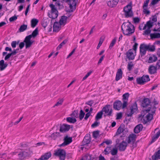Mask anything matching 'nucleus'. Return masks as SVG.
Returning <instances> with one entry per match:
<instances>
[{
	"label": "nucleus",
	"instance_id": "a18cd8bd",
	"mask_svg": "<svg viewBox=\"0 0 160 160\" xmlns=\"http://www.w3.org/2000/svg\"><path fill=\"white\" fill-rule=\"evenodd\" d=\"M63 101V99H60L54 106L53 107H55V106H58L61 105L62 104Z\"/></svg>",
	"mask_w": 160,
	"mask_h": 160
},
{
	"label": "nucleus",
	"instance_id": "6ab92c4d",
	"mask_svg": "<svg viewBox=\"0 0 160 160\" xmlns=\"http://www.w3.org/2000/svg\"><path fill=\"white\" fill-rule=\"evenodd\" d=\"M157 69H158L157 66H154L151 65L149 67L148 71L150 74H152L156 72Z\"/></svg>",
	"mask_w": 160,
	"mask_h": 160
},
{
	"label": "nucleus",
	"instance_id": "7ed1b4c3",
	"mask_svg": "<svg viewBox=\"0 0 160 160\" xmlns=\"http://www.w3.org/2000/svg\"><path fill=\"white\" fill-rule=\"evenodd\" d=\"M146 110H143L141 114L142 116L143 122L146 123L148 122L151 120L153 118V115L151 114L152 112L148 111H146Z\"/></svg>",
	"mask_w": 160,
	"mask_h": 160
},
{
	"label": "nucleus",
	"instance_id": "473e14b6",
	"mask_svg": "<svg viewBox=\"0 0 160 160\" xmlns=\"http://www.w3.org/2000/svg\"><path fill=\"white\" fill-rule=\"evenodd\" d=\"M160 136V130L158 131L156 134H155L152 137L151 142L152 143L154 142Z\"/></svg>",
	"mask_w": 160,
	"mask_h": 160
},
{
	"label": "nucleus",
	"instance_id": "13d9d810",
	"mask_svg": "<svg viewBox=\"0 0 160 160\" xmlns=\"http://www.w3.org/2000/svg\"><path fill=\"white\" fill-rule=\"evenodd\" d=\"M17 18V17L16 16L14 15L9 18V21L11 22H13L16 20Z\"/></svg>",
	"mask_w": 160,
	"mask_h": 160
},
{
	"label": "nucleus",
	"instance_id": "8fccbe9b",
	"mask_svg": "<svg viewBox=\"0 0 160 160\" xmlns=\"http://www.w3.org/2000/svg\"><path fill=\"white\" fill-rule=\"evenodd\" d=\"M78 112L77 111H74L72 114V116L74 118H77L78 117Z\"/></svg>",
	"mask_w": 160,
	"mask_h": 160
},
{
	"label": "nucleus",
	"instance_id": "603ef678",
	"mask_svg": "<svg viewBox=\"0 0 160 160\" xmlns=\"http://www.w3.org/2000/svg\"><path fill=\"white\" fill-rule=\"evenodd\" d=\"M117 39L116 38H114L112 41L110 46L109 47L110 48H112L113 47V46L115 44V43L116 42Z\"/></svg>",
	"mask_w": 160,
	"mask_h": 160
},
{
	"label": "nucleus",
	"instance_id": "864d4df0",
	"mask_svg": "<svg viewBox=\"0 0 160 160\" xmlns=\"http://www.w3.org/2000/svg\"><path fill=\"white\" fill-rule=\"evenodd\" d=\"M99 135V132L98 131H94L93 132L92 135L94 138H97Z\"/></svg>",
	"mask_w": 160,
	"mask_h": 160
},
{
	"label": "nucleus",
	"instance_id": "412c9836",
	"mask_svg": "<svg viewBox=\"0 0 160 160\" xmlns=\"http://www.w3.org/2000/svg\"><path fill=\"white\" fill-rule=\"evenodd\" d=\"M70 128V125L66 124H63L60 127V131L62 132H65L68 131Z\"/></svg>",
	"mask_w": 160,
	"mask_h": 160
},
{
	"label": "nucleus",
	"instance_id": "cd10ccee",
	"mask_svg": "<svg viewBox=\"0 0 160 160\" xmlns=\"http://www.w3.org/2000/svg\"><path fill=\"white\" fill-rule=\"evenodd\" d=\"M8 66V64L5 63L3 60L0 61V70L2 71L4 70Z\"/></svg>",
	"mask_w": 160,
	"mask_h": 160
},
{
	"label": "nucleus",
	"instance_id": "2f4dec72",
	"mask_svg": "<svg viewBox=\"0 0 160 160\" xmlns=\"http://www.w3.org/2000/svg\"><path fill=\"white\" fill-rule=\"evenodd\" d=\"M146 46L148 51L151 52H153L155 51V48L154 45L148 44H146Z\"/></svg>",
	"mask_w": 160,
	"mask_h": 160
},
{
	"label": "nucleus",
	"instance_id": "0eeeda50",
	"mask_svg": "<svg viewBox=\"0 0 160 160\" xmlns=\"http://www.w3.org/2000/svg\"><path fill=\"white\" fill-rule=\"evenodd\" d=\"M150 80L148 75H143L141 77H139L137 78L136 82L138 84L142 85L145 82Z\"/></svg>",
	"mask_w": 160,
	"mask_h": 160
},
{
	"label": "nucleus",
	"instance_id": "de8ad7c7",
	"mask_svg": "<svg viewBox=\"0 0 160 160\" xmlns=\"http://www.w3.org/2000/svg\"><path fill=\"white\" fill-rule=\"evenodd\" d=\"M85 115V113L82 110H81L80 111V114L79 115V118L80 120H82L83 118Z\"/></svg>",
	"mask_w": 160,
	"mask_h": 160
},
{
	"label": "nucleus",
	"instance_id": "f03ea898",
	"mask_svg": "<svg viewBox=\"0 0 160 160\" xmlns=\"http://www.w3.org/2000/svg\"><path fill=\"white\" fill-rule=\"evenodd\" d=\"M150 102L149 99L148 98L144 99L142 101V106L143 107L148 108L145 110L146 111H148L151 112L152 113H155L156 111V108L154 107H151L150 104Z\"/></svg>",
	"mask_w": 160,
	"mask_h": 160
},
{
	"label": "nucleus",
	"instance_id": "79ce46f5",
	"mask_svg": "<svg viewBox=\"0 0 160 160\" xmlns=\"http://www.w3.org/2000/svg\"><path fill=\"white\" fill-rule=\"evenodd\" d=\"M111 147H107L104 150V152L106 155L109 154L111 152Z\"/></svg>",
	"mask_w": 160,
	"mask_h": 160
},
{
	"label": "nucleus",
	"instance_id": "680f3d73",
	"mask_svg": "<svg viewBox=\"0 0 160 160\" xmlns=\"http://www.w3.org/2000/svg\"><path fill=\"white\" fill-rule=\"evenodd\" d=\"M149 0H146L144 2L143 8L148 7Z\"/></svg>",
	"mask_w": 160,
	"mask_h": 160
},
{
	"label": "nucleus",
	"instance_id": "37998d69",
	"mask_svg": "<svg viewBox=\"0 0 160 160\" xmlns=\"http://www.w3.org/2000/svg\"><path fill=\"white\" fill-rule=\"evenodd\" d=\"M143 12L144 14L146 15H149L150 14V12L148 7L143 8Z\"/></svg>",
	"mask_w": 160,
	"mask_h": 160
},
{
	"label": "nucleus",
	"instance_id": "7c9ffc66",
	"mask_svg": "<svg viewBox=\"0 0 160 160\" xmlns=\"http://www.w3.org/2000/svg\"><path fill=\"white\" fill-rule=\"evenodd\" d=\"M38 20L36 18L32 19L31 21V27L32 28H34L37 25L38 22Z\"/></svg>",
	"mask_w": 160,
	"mask_h": 160
},
{
	"label": "nucleus",
	"instance_id": "c03bdc74",
	"mask_svg": "<svg viewBox=\"0 0 160 160\" xmlns=\"http://www.w3.org/2000/svg\"><path fill=\"white\" fill-rule=\"evenodd\" d=\"M112 141L110 140H107L104 141L100 145L103 146L104 143H106L107 145H109L112 144Z\"/></svg>",
	"mask_w": 160,
	"mask_h": 160
},
{
	"label": "nucleus",
	"instance_id": "bf43d9fd",
	"mask_svg": "<svg viewBox=\"0 0 160 160\" xmlns=\"http://www.w3.org/2000/svg\"><path fill=\"white\" fill-rule=\"evenodd\" d=\"M117 119H120L122 117V114L121 112L118 113L117 114Z\"/></svg>",
	"mask_w": 160,
	"mask_h": 160
},
{
	"label": "nucleus",
	"instance_id": "39448f33",
	"mask_svg": "<svg viewBox=\"0 0 160 160\" xmlns=\"http://www.w3.org/2000/svg\"><path fill=\"white\" fill-rule=\"evenodd\" d=\"M124 15L126 18L131 17L133 16L131 3H129L123 9Z\"/></svg>",
	"mask_w": 160,
	"mask_h": 160
},
{
	"label": "nucleus",
	"instance_id": "72a5a7b5",
	"mask_svg": "<svg viewBox=\"0 0 160 160\" xmlns=\"http://www.w3.org/2000/svg\"><path fill=\"white\" fill-rule=\"evenodd\" d=\"M59 135V132H55L52 134L50 136V138H51V139L55 140L57 138Z\"/></svg>",
	"mask_w": 160,
	"mask_h": 160
},
{
	"label": "nucleus",
	"instance_id": "20e7f679",
	"mask_svg": "<svg viewBox=\"0 0 160 160\" xmlns=\"http://www.w3.org/2000/svg\"><path fill=\"white\" fill-rule=\"evenodd\" d=\"M49 7L51 8V10L50 12L48 13L49 17L53 19L56 18L58 16V12L55 8L54 5L51 4H50Z\"/></svg>",
	"mask_w": 160,
	"mask_h": 160
},
{
	"label": "nucleus",
	"instance_id": "2eb2a0df",
	"mask_svg": "<svg viewBox=\"0 0 160 160\" xmlns=\"http://www.w3.org/2000/svg\"><path fill=\"white\" fill-rule=\"evenodd\" d=\"M140 53L142 56L144 55L148 51L146 44H142L140 45Z\"/></svg>",
	"mask_w": 160,
	"mask_h": 160
},
{
	"label": "nucleus",
	"instance_id": "6e6552de",
	"mask_svg": "<svg viewBox=\"0 0 160 160\" xmlns=\"http://www.w3.org/2000/svg\"><path fill=\"white\" fill-rule=\"evenodd\" d=\"M138 110V108L137 104L135 103L133 104L130 108V112H127V115L128 116H131L135 112H136Z\"/></svg>",
	"mask_w": 160,
	"mask_h": 160
},
{
	"label": "nucleus",
	"instance_id": "423d86ee",
	"mask_svg": "<svg viewBox=\"0 0 160 160\" xmlns=\"http://www.w3.org/2000/svg\"><path fill=\"white\" fill-rule=\"evenodd\" d=\"M54 154L59 157L60 160H64L66 157V153L63 149H59L55 152Z\"/></svg>",
	"mask_w": 160,
	"mask_h": 160
},
{
	"label": "nucleus",
	"instance_id": "393cba45",
	"mask_svg": "<svg viewBox=\"0 0 160 160\" xmlns=\"http://www.w3.org/2000/svg\"><path fill=\"white\" fill-rule=\"evenodd\" d=\"M61 26L60 23L57 22H55L53 26V31L58 32L61 29Z\"/></svg>",
	"mask_w": 160,
	"mask_h": 160
},
{
	"label": "nucleus",
	"instance_id": "e2e57ef3",
	"mask_svg": "<svg viewBox=\"0 0 160 160\" xmlns=\"http://www.w3.org/2000/svg\"><path fill=\"white\" fill-rule=\"evenodd\" d=\"M83 141L86 142L87 143H88L90 142L89 138L87 137H85L83 139Z\"/></svg>",
	"mask_w": 160,
	"mask_h": 160
},
{
	"label": "nucleus",
	"instance_id": "4c0bfd02",
	"mask_svg": "<svg viewBox=\"0 0 160 160\" xmlns=\"http://www.w3.org/2000/svg\"><path fill=\"white\" fill-rule=\"evenodd\" d=\"M67 121L69 122L74 123L77 120L75 118L73 117H68L67 118Z\"/></svg>",
	"mask_w": 160,
	"mask_h": 160
},
{
	"label": "nucleus",
	"instance_id": "aec40b11",
	"mask_svg": "<svg viewBox=\"0 0 160 160\" xmlns=\"http://www.w3.org/2000/svg\"><path fill=\"white\" fill-rule=\"evenodd\" d=\"M51 156L50 152H47L42 155L41 157L36 160H48Z\"/></svg>",
	"mask_w": 160,
	"mask_h": 160
},
{
	"label": "nucleus",
	"instance_id": "774afa93",
	"mask_svg": "<svg viewBox=\"0 0 160 160\" xmlns=\"http://www.w3.org/2000/svg\"><path fill=\"white\" fill-rule=\"evenodd\" d=\"M11 56L12 54H11L10 53H8L5 57L4 59L5 60H8V59H9Z\"/></svg>",
	"mask_w": 160,
	"mask_h": 160
},
{
	"label": "nucleus",
	"instance_id": "b1692460",
	"mask_svg": "<svg viewBox=\"0 0 160 160\" xmlns=\"http://www.w3.org/2000/svg\"><path fill=\"white\" fill-rule=\"evenodd\" d=\"M122 72L121 69L120 68L118 69L116 73L115 80L118 81L122 78Z\"/></svg>",
	"mask_w": 160,
	"mask_h": 160
},
{
	"label": "nucleus",
	"instance_id": "49530a36",
	"mask_svg": "<svg viewBox=\"0 0 160 160\" xmlns=\"http://www.w3.org/2000/svg\"><path fill=\"white\" fill-rule=\"evenodd\" d=\"M118 149L117 148H113L112 150L111 149V154L112 155H114L117 153Z\"/></svg>",
	"mask_w": 160,
	"mask_h": 160
},
{
	"label": "nucleus",
	"instance_id": "338daca9",
	"mask_svg": "<svg viewBox=\"0 0 160 160\" xmlns=\"http://www.w3.org/2000/svg\"><path fill=\"white\" fill-rule=\"evenodd\" d=\"M93 101L92 100H90L87 102L86 104L90 106H92L93 104Z\"/></svg>",
	"mask_w": 160,
	"mask_h": 160
},
{
	"label": "nucleus",
	"instance_id": "a211bd4d",
	"mask_svg": "<svg viewBox=\"0 0 160 160\" xmlns=\"http://www.w3.org/2000/svg\"><path fill=\"white\" fill-rule=\"evenodd\" d=\"M127 146V143L125 141H122L120 143L118 146V147L120 151H123L126 149Z\"/></svg>",
	"mask_w": 160,
	"mask_h": 160
},
{
	"label": "nucleus",
	"instance_id": "f257e3e1",
	"mask_svg": "<svg viewBox=\"0 0 160 160\" xmlns=\"http://www.w3.org/2000/svg\"><path fill=\"white\" fill-rule=\"evenodd\" d=\"M121 27L123 33L126 35H130L135 32L134 26L129 22H124Z\"/></svg>",
	"mask_w": 160,
	"mask_h": 160
},
{
	"label": "nucleus",
	"instance_id": "052dcab7",
	"mask_svg": "<svg viewBox=\"0 0 160 160\" xmlns=\"http://www.w3.org/2000/svg\"><path fill=\"white\" fill-rule=\"evenodd\" d=\"M144 23H142L140 24L139 28L140 30H145V28H144Z\"/></svg>",
	"mask_w": 160,
	"mask_h": 160
},
{
	"label": "nucleus",
	"instance_id": "3c124183",
	"mask_svg": "<svg viewBox=\"0 0 160 160\" xmlns=\"http://www.w3.org/2000/svg\"><path fill=\"white\" fill-rule=\"evenodd\" d=\"M124 131V129L123 128L120 127L118 128V129L116 134L117 135H119L121 134V133L122 132Z\"/></svg>",
	"mask_w": 160,
	"mask_h": 160
},
{
	"label": "nucleus",
	"instance_id": "a19ab883",
	"mask_svg": "<svg viewBox=\"0 0 160 160\" xmlns=\"http://www.w3.org/2000/svg\"><path fill=\"white\" fill-rule=\"evenodd\" d=\"M67 42V40H64L58 46L57 48V50H60L62 47Z\"/></svg>",
	"mask_w": 160,
	"mask_h": 160
},
{
	"label": "nucleus",
	"instance_id": "4be33fe9",
	"mask_svg": "<svg viewBox=\"0 0 160 160\" xmlns=\"http://www.w3.org/2000/svg\"><path fill=\"white\" fill-rule=\"evenodd\" d=\"M118 2V0H108L107 4L108 6L113 7L117 4Z\"/></svg>",
	"mask_w": 160,
	"mask_h": 160
},
{
	"label": "nucleus",
	"instance_id": "bb28decb",
	"mask_svg": "<svg viewBox=\"0 0 160 160\" xmlns=\"http://www.w3.org/2000/svg\"><path fill=\"white\" fill-rule=\"evenodd\" d=\"M67 18H68L66 16H62L59 20V23L60 25L64 26L66 23Z\"/></svg>",
	"mask_w": 160,
	"mask_h": 160
},
{
	"label": "nucleus",
	"instance_id": "c756f323",
	"mask_svg": "<svg viewBox=\"0 0 160 160\" xmlns=\"http://www.w3.org/2000/svg\"><path fill=\"white\" fill-rule=\"evenodd\" d=\"M153 160H157L160 159V150H158L152 156Z\"/></svg>",
	"mask_w": 160,
	"mask_h": 160
},
{
	"label": "nucleus",
	"instance_id": "ddd939ff",
	"mask_svg": "<svg viewBox=\"0 0 160 160\" xmlns=\"http://www.w3.org/2000/svg\"><path fill=\"white\" fill-rule=\"evenodd\" d=\"M72 141V138L68 136L65 137L64 139V142L60 145L61 147H63L69 144Z\"/></svg>",
	"mask_w": 160,
	"mask_h": 160
},
{
	"label": "nucleus",
	"instance_id": "5701e85b",
	"mask_svg": "<svg viewBox=\"0 0 160 160\" xmlns=\"http://www.w3.org/2000/svg\"><path fill=\"white\" fill-rule=\"evenodd\" d=\"M136 138V135L134 134H130L128 137L127 141L128 143L134 142Z\"/></svg>",
	"mask_w": 160,
	"mask_h": 160
},
{
	"label": "nucleus",
	"instance_id": "c85d7f7f",
	"mask_svg": "<svg viewBox=\"0 0 160 160\" xmlns=\"http://www.w3.org/2000/svg\"><path fill=\"white\" fill-rule=\"evenodd\" d=\"M142 124H139L137 125L134 128V132L136 133H138L142 130Z\"/></svg>",
	"mask_w": 160,
	"mask_h": 160
},
{
	"label": "nucleus",
	"instance_id": "5fc2aeb1",
	"mask_svg": "<svg viewBox=\"0 0 160 160\" xmlns=\"http://www.w3.org/2000/svg\"><path fill=\"white\" fill-rule=\"evenodd\" d=\"M99 122H98L97 121H96L94 122L92 124V125L91 127L92 128H95L98 126L99 125Z\"/></svg>",
	"mask_w": 160,
	"mask_h": 160
},
{
	"label": "nucleus",
	"instance_id": "4468645a",
	"mask_svg": "<svg viewBox=\"0 0 160 160\" xmlns=\"http://www.w3.org/2000/svg\"><path fill=\"white\" fill-rule=\"evenodd\" d=\"M31 37L30 35H28L27 36L24 40V42L25 43V46L26 48H28L32 44L33 42L31 41Z\"/></svg>",
	"mask_w": 160,
	"mask_h": 160
},
{
	"label": "nucleus",
	"instance_id": "09e8293b",
	"mask_svg": "<svg viewBox=\"0 0 160 160\" xmlns=\"http://www.w3.org/2000/svg\"><path fill=\"white\" fill-rule=\"evenodd\" d=\"M93 71L90 70L88 72L87 74L85 75V76L83 78L82 81H84L86 80L92 72Z\"/></svg>",
	"mask_w": 160,
	"mask_h": 160
},
{
	"label": "nucleus",
	"instance_id": "69168bd1",
	"mask_svg": "<svg viewBox=\"0 0 160 160\" xmlns=\"http://www.w3.org/2000/svg\"><path fill=\"white\" fill-rule=\"evenodd\" d=\"M133 21L135 23H138L140 21V19L138 18H133Z\"/></svg>",
	"mask_w": 160,
	"mask_h": 160
},
{
	"label": "nucleus",
	"instance_id": "0e129e2a",
	"mask_svg": "<svg viewBox=\"0 0 160 160\" xmlns=\"http://www.w3.org/2000/svg\"><path fill=\"white\" fill-rule=\"evenodd\" d=\"M17 44V43L16 41H12L11 44L12 47L13 48H16Z\"/></svg>",
	"mask_w": 160,
	"mask_h": 160
},
{
	"label": "nucleus",
	"instance_id": "4d7b16f0",
	"mask_svg": "<svg viewBox=\"0 0 160 160\" xmlns=\"http://www.w3.org/2000/svg\"><path fill=\"white\" fill-rule=\"evenodd\" d=\"M103 39H102L101 38H100L99 40V43L98 44V46L97 47V49H98L100 46L102 44V43H103Z\"/></svg>",
	"mask_w": 160,
	"mask_h": 160
},
{
	"label": "nucleus",
	"instance_id": "ea45409f",
	"mask_svg": "<svg viewBox=\"0 0 160 160\" xmlns=\"http://www.w3.org/2000/svg\"><path fill=\"white\" fill-rule=\"evenodd\" d=\"M38 34V28H36L35 30L32 32V34L29 35L31 36V38L32 37H35Z\"/></svg>",
	"mask_w": 160,
	"mask_h": 160
},
{
	"label": "nucleus",
	"instance_id": "1a4fd4ad",
	"mask_svg": "<svg viewBox=\"0 0 160 160\" xmlns=\"http://www.w3.org/2000/svg\"><path fill=\"white\" fill-rule=\"evenodd\" d=\"M153 26V25L150 23V22L148 21L144 25L145 31H144V34L148 35L151 32V29Z\"/></svg>",
	"mask_w": 160,
	"mask_h": 160
},
{
	"label": "nucleus",
	"instance_id": "c9c22d12",
	"mask_svg": "<svg viewBox=\"0 0 160 160\" xmlns=\"http://www.w3.org/2000/svg\"><path fill=\"white\" fill-rule=\"evenodd\" d=\"M151 38L152 39L156 38H160V33H154L151 34Z\"/></svg>",
	"mask_w": 160,
	"mask_h": 160
},
{
	"label": "nucleus",
	"instance_id": "58836bf2",
	"mask_svg": "<svg viewBox=\"0 0 160 160\" xmlns=\"http://www.w3.org/2000/svg\"><path fill=\"white\" fill-rule=\"evenodd\" d=\"M27 28V25L23 24L21 26L19 30L20 32H22L26 30Z\"/></svg>",
	"mask_w": 160,
	"mask_h": 160
},
{
	"label": "nucleus",
	"instance_id": "f704fd0d",
	"mask_svg": "<svg viewBox=\"0 0 160 160\" xmlns=\"http://www.w3.org/2000/svg\"><path fill=\"white\" fill-rule=\"evenodd\" d=\"M157 21V17L155 16H153L150 18V20L148 21L150 22L153 25V24L154 22H156Z\"/></svg>",
	"mask_w": 160,
	"mask_h": 160
},
{
	"label": "nucleus",
	"instance_id": "9d476101",
	"mask_svg": "<svg viewBox=\"0 0 160 160\" xmlns=\"http://www.w3.org/2000/svg\"><path fill=\"white\" fill-rule=\"evenodd\" d=\"M78 0H68L69 5V12H72L76 8V3Z\"/></svg>",
	"mask_w": 160,
	"mask_h": 160
},
{
	"label": "nucleus",
	"instance_id": "6e6d98bb",
	"mask_svg": "<svg viewBox=\"0 0 160 160\" xmlns=\"http://www.w3.org/2000/svg\"><path fill=\"white\" fill-rule=\"evenodd\" d=\"M160 1V0H152L150 4L151 5H154L158 3Z\"/></svg>",
	"mask_w": 160,
	"mask_h": 160
},
{
	"label": "nucleus",
	"instance_id": "f8f14e48",
	"mask_svg": "<svg viewBox=\"0 0 160 160\" xmlns=\"http://www.w3.org/2000/svg\"><path fill=\"white\" fill-rule=\"evenodd\" d=\"M129 97V94L128 93H126L124 94L123 96V103L122 108H126L128 105V98Z\"/></svg>",
	"mask_w": 160,
	"mask_h": 160
},
{
	"label": "nucleus",
	"instance_id": "dca6fc26",
	"mask_svg": "<svg viewBox=\"0 0 160 160\" xmlns=\"http://www.w3.org/2000/svg\"><path fill=\"white\" fill-rule=\"evenodd\" d=\"M113 108L116 110H120L122 107V104L121 101H117L113 103Z\"/></svg>",
	"mask_w": 160,
	"mask_h": 160
},
{
	"label": "nucleus",
	"instance_id": "f3484780",
	"mask_svg": "<svg viewBox=\"0 0 160 160\" xmlns=\"http://www.w3.org/2000/svg\"><path fill=\"white\" fill-rule=\"evenodd\" d=\"M106 114L107 115L111 116L112 113V109L110 108L109 105H106L104 107L102 111Z\"/></svg>",
	"mask_w": 160,
	"mask_h": 160
},
{
	"label": "nucleus",
	"instance_id": "e433bc0d",
	"mask_svg": "<svg viewBox=\"0 0 160 160\" xmlns=\"http://www.w3.org/2000/svg\"><path fill=\"white\" fill-rule=\"evenodd\" d=\"M103 114V112L102 111H101L98 112L97 114L96 117L95 119L96 121L101 119L102 118V116Z\"/></svg>",
	"mask_w": 160,
	"mask_h": 160
},
{
	"label": "nucleus",
	"instance_id": "9b49d317",
	"mask_svg": "<svg viewBox=\"0 0 160 160\" xmlns=\"http://www.w3.org/2000/svg\"><path fill=\"white\" fill-rule=\"evenodd\" d=\"M136 51L133 49H130L127 53V58L129 60H133L136 55Z\"/></svg>",
	"mask_w": 160,
	"mask_h": 160
},
{
	"label": "nucleus",
	"instance_id": "a878e982",
	"mask_svg": "<svg viewBox=\"0 0 160 160\" xmlns=\"http://www.w3.org/2000/svg\"><path fill=\"white\" fill-rule=\"evenodd\" d=\"M157 60V58L155 55H151L148 60V62L149 63H152L156 62Z\"/></svg>",
	"mask_w": 160,
	"mask_h": 160
}]
</instances>
